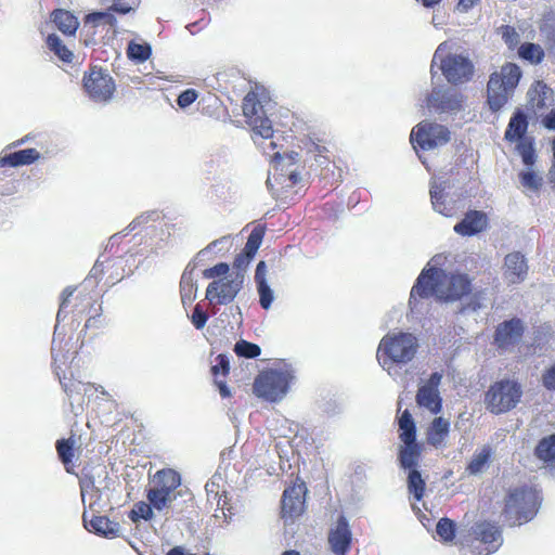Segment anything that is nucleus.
Masks as SVG:
<instances>
[{"instance_id":"f257e3e1","label":"nucleus","mask_w":555,"mask_h":555,"mask_svg":"<svg viewBox=\"0 0 555 555\" xmlns=\"http://www.w3.org/2000/svg\"><path fill=\"white\" fill-rule=\"evenodd\" d=\"M420 339L410 332L387 333L379 341L377 359L384 369L410 363L417 354Z\"/></svg>"},{"instance_id":"f03ea898","label":"nucleus","mask_w":555,"mask_h":555,"mask_svg":"<svg viewBox=\"0 0 555 555\" xmlns=\"http://www.w3.org/2000/svg\"><path fill=\"white\" fill-rule=\"evenodd\" d=\"M153 487L146 490V500L152 503L157 512L171 511L172 516L180 514L176 500L183 496V490H178L181 486L180 474L172 468H163L153 476Z\"/></svg>"},{"instance_id":"7ed1b4c3","label":"nucleus","mask_w":555,"mask_h":555,"mask_svg":"<svg viewBox=\"0 0 555 555\" xmlns=\"http://www.w3.org/2000/svg\"><path fill=\"white\" fill-rule=\"evenodd\" d=\"M541 498L538 491L529 486L509 490L503 509L504 521L508 526H520L532 520L540 508Z\"/></svg>"},{"instance_id":"20e7f679","label":"nucleus","mask_w":555,"mask_h":555,"mask_svg":"<svg viewBox=\"0 0 555 555\" xmlns=\"http://www.w3.org/2000/svg\"><path fill=\"white\" fill-rule=\"evenodd\" d=\"M295 378V367L283 361L280 367L269 369L257 375L254 392L270 402H279L287 395Z\"/></svg>"},{"instance_id":"39448f33","label":"nucleus","mask_w":555,"mask_h":555,"mask_svg":"<svg viewBox=\"0 0 555 555\" xmlns=\"http://www.w3.org/2000/svg\"><path fill=\"white\" fill-rule=\"evenodd\" d=\"M522 76L515 63H505L499 72H493L487 83V104L492 113L501 111L513 95Z\"/></svg>"},{"instance_id":"423d86ee","label":"nucleus","mask_w":555,"mask_h":555,"mask_svg":"<svg viewBox=\"0 0 555 555\" xmlns=\"http://www.w3.org/2000/svg\"><path fill=\"white\" fill-rule=\"evenodd\" d=\"M442 44L434 53L430 72L435 76L434 68L438 65L447 81L451 85H463L472 80L475 66L470 59L463 54L448 53L442 55Z\"/></svg>"},{"instance_id":"0eeeda50","label":"nucleus","mask_w":555,"mask_h":555,"mask_svg":"<svg viewBox=\"0 0 555 555\" xmlns=\"http://www.w3.org/2000/svg\"><path fill=\"white\" fill-rule=\"evenodd\" d=\"M522 396L521 386L511 379H501L489 387L485 393L486 409L495 415L514 409Z\"/></svg>"},{"instance_id":"6e6552de","label":"nucleus","mask_w":555,"mask_h":555,"mask_svg":"<svg viewBox=\"0 0 555 555\" xmlns=\"http://www.w3.org/2000/svg\"><path fill=\"white\" fill-rule=\"evenodd\" d=\"M473 541L470 553L489 555L495 553L503 544L501 527L492 521H478L472 527Z\"/></svg>"},{"instance_id":"1a4fd4ad","label":"nucleus","mask_w":555,"mask_h":555,"mask_svg":"<svg viewBox=\"0 0 555 555\" xmlns=\"http://www.w3.org/2000/svg\"><path fill=\"white\" fill-rule=\"evenodd\" d=\"M410 139L415 150L420 147L429 151L446 145L451 139V132L443 125L423 120L413 128Z\"/></svg>"},{"instance_id":"9d476101","label":"nucleus","mask_w":555,"mask_h":555,"mask_svg":"<svg viewBox=\"0 0 555 555\" xmlns=\"http://www.w3.org/2000/svg\"><path fill=\"white\" fill-rule=\"evenodd\" d=\"M245 274L233 272L229 278L210 282L206 288V299L214 305H229L243 288Z\"/></svg>"},{"instance_id":"9b49d317","label":"nucleus","mask_w":555,"mask_h":555,"mask_svg":"<svg viewBox=\"0 0 555 555\" xmlns=\"http://www.w3.org/2000/svg\"><path fill=\"white\" fill-rule=\"evenodd\" d=\"M443 271L436 268L429 267L424 268L417 276L415 284L413 285L410 294L409 305L411 310H417L418 299H428L431 296L439 298L442 285Z\"/></svg>"},{"instance_id":"f8f14e48","label":"nucleus","mask_w":555,"mask_h":555,"mask_svg":"<svg viewBox=\"0 0 555 555\" xmlns=\"http://www.w3.org/2000/svg\"><path fill=\"white\" fill-rule=\"evenodd\" d=\"M82 81L83 88L92 101L107 102L112 99L115 82L107 70L94 66L89 74H85Z\"/></svg>"},{"instance_id":"ddd939ff","label":"nucleus","mask_w":555,"mask_h":555,"mask_svg":"<svg viewBox=\"0 0 555 555\" xmlns=\"http://www.w3.org/2000/svg\"><path fill=\"white\" fill-rule=\"evenodd\" d=\"M464 96L455 89L435 87L426 99L429 111L437 114H457L463 111Z\"/></svg>"},{"instance_id":"4468645a","label":"nucleus","mask_w":555,"mask_h":555,"mask_svg":"<svg viewBox=\"0 0 555 555\" xmlns=\"http://www.w3.org/2000/svg\"><path fill=\"white\" fill-rule=\"evenodd\" d=\"M441 379V373L433 372L427 382L418 387L416 393L417 405L427 409L433 414H438L442 410V398L438 389Z\"/></svg>"},{"instance_id":"2eb2a0df","label":"nucleus","mask_w":555,"mask_h":555,"mask_svg":"<svg viewBox=\"0 0 555 555\" xmlns=\"http://www.w3.org/2000/svg\"><path fill=\"white\" fill-rule=\"evenodd\" d=\"M307 492L305 483L294 485L284 490L282 495V518L293 520L304 512L305 500L304 495Z\"/></svg>"},{"instance_id":"dca6fc26","label":"nucleus","mask_w":555,"mask_h":555,"mask_svg":"<svg viewBox=\"0 0 555 555\" xmlns=\"http://www.w3.org/2000/svg\"><path fill=\"white\" fill-rule=\"evenodd\" d=\"M525 333V325L521 319L512 318L500 323L494 333V341L501 349L517 345Z\"/></svg>"},{"instance_id":"f3484780","label":"nucleus","mask_w":555,"mask_h":555,"mask_svg":"<svg viewBox=\"0 0 555 555\" xmlns=\"http://www.w3.org/2000/svg\"><path fill=\"white\" fill-rule=\"evenodd\" d=\"M328 543L335 555H345L351 544V530L345 516H339L336 527L328 534Z\"/></svg>"},{"instance_id":"a211bd4d","label":"nucleus","mask_w":555,"mask_h":555,"mask_svg":"<svg viewBox=\"0 0 555 555\" xmlns=\"http://www.w3.org/2000/svg\"><path fill=\"white\" fill-rule=\"evenodd\" d=\"M472 291V282L467 274H452L441 288L439 299L443 301H455L468 295Z\"/></svg>"},{"instance_id":"6ab92c4d","label":"nucleus","mask_w":555,"mask_h":555,"mask_svg":"<svg viewBox=\"0 0 555 555\" xmlns=\"http://www.w3.org/2000/svg\"><path fill=\"white\" fill-rule=\"evenodd\" d=\"M505 279L511 284L522 282L528 274V264L525 256L519 251H514L505 256Z\"/></svg>"},{"instance_id":"aec40b11","label":"nucleus","mask_w":555,"mask_h":555,"mask_svg":"<svg viewBox=\"0 0 555 555\" xmlns=\"http://www.w3.org/2000/svg\"><path fill=\"white\" fill-rule=\"evenodd\" d=\"M83 525L89 532L105 539H114L120 533L119 522L111 520L106 516H93L88 521L86 514H83Z\"/></svg>"},{"instance_id":"412c9836","label":"nucleus","mask_w":555,"mask_h":555,"mask_svg":"<svg viewBox=\"0 0 555 555\" xmlns=\"http://www.w3.org/2000/svg\"><path fill=\"white\" fill-rule=\"evenodd\" d=\"M487 216L479 210H469L465 217L454 225V231L463 236H473L486 230Z\"/></svg>"},{"instance_id":"4be33fe9","label":"nucleus","mask_w":555,"mask_h":555,"mask_svg":"<svg viewBox=\"0 0 555 555\" xmlns=\"http://www.w3.org/2000/svg\"><path fill=\"white\" fill-rule=\"evenodd\" d=\"M255 283L259 295V305L262 309L269 310L274 300V293L267 281V264L262 260L257 263Z\"/></svg>"},{"instance_id":"5701e85b","label":"nucleus","mask_w":555,"mask_h":555,"mask_svg":"<svg viewBox=\"0 0 555 555\" xmlns=\"http://www.w3.org/2000/svg\"><path fill=\"white\" fill-rule=\"evenodd\" d=\"M528 125L529 121L527 114L521 108H516L505 130V140L508 142H519L525 140Z\"/></svg>"},{"instance_id":"b1692460","label":"nucleus","mask_w":555,"mask_h":555,"mask_svg":"<svg viewBox=\"0 0 555 555\" xmlns=\"http://www.w3.org/2000/svg\"><path fill=\"white\" fill-rule=\"evenodd\" d=\"M446 182H434L430 186V199L435 211L444 217H452L454 214V202L448 199L446 193Z\"/></svg>"},{"instance_id":"393cba45","label":"nucleus","mask_w":555,"mask_h":555,"mask_svg":"<svg viewBox=\"0 0 555 555\" xmlns=\"http://www.w3.org/2000/svg\"><path fill=\"white\" fill-rule=\"evenodd\" d=\"M196 268V264L194 262H190L180 280V295H181V301L183 306L191 305L195 298H196V292H197V282L194 279V270Z\"/></svg>"},{"instance_id":"a878e982","label":"nucleus","mask_w":555,"mask_h":555,"mask_svg":"<svg viewBox=\"0 0 555 555\" xmlns=\"http://www.w3.org/2000/svg\"><path fill=\"white\" fill-rule=\"evenodd\" d=\"M422 454V448L416 442H403L399 448L398 462L400 468L410 472V469H418V462Z\"/></svg>"},{"instance_id":"bb28decb","label":"nucleus","mask_w":555,"mask_h":555,"mask_svg":"<svg viewBox=\"0 0 555 555\" xmlns=\"http://www.w3.org/2000/svg\"><path fill=\"white\" fill-rule=\"evenodd\" d=\"M40 153L33 147L18 150L0 157L1 167H20L24 165H30L38 160Z\"/></svg>"},{"instance_id":"cd10ccee","label":"nucleus","mask_w":555,"mask_h":555,"mask_svg":"<svg viewBox=\"0 0 555 555\" xmlns=\"http://www.w3.org/2000/svg\"><path fill=\"white\" fill-rule=\"evenodd\" d=\"M96 478L108 479V472L105 466L98 465L91 469H83L82 475L79 478V487L81 492L82 501L87 493H91L93 489L98 487Z\"/></svg>"},{"instance_id":"c85d7f7f","label":"nucleus","mask_w":555,"mask_h":555,"mask_svg":"<svg viewBox=\"0 0 555 555\" xmlns=\"http://www.w3.org/2000/svg\"><path fill=\"white\" fill-rule=\"evenodd\" d=\"M52 22L64 35H75L79 22L77 17L67 10L57 9L52 13Z\"/></svg>"},{"instance_id":"c756f323","label":"nucleus","mask_w":555,"mask_h":555,"mask_svg":"<svg viewBox=\"0 0 555 555\" xmlns=\"http://www.w3.org/2000/svg\"><path fill=\"white\" fill-rule=\"evenodd\" d=\"M528 96L538 109H542L553 101V90L542 81H537L528 91Z\"/></svg>"},{"instance_id":"7c9ffc66","label":"nucleus","mask_w":555,"mask_h":555,"mask_svg":"<svg viewBox=\"0 0 555 555\" xmlns=\"http://www.w3.org/2000/svg\"><path fill=\"white\" fill-rule=\"evenodd\" d=\"M492 456L490 446H483L479 452H476L466 467V472L472 476L480 475L487 467Z\"/></svg>"},{"instance_id":"2f4dec72","label":"nucleus","mask_w":555,"mask_h":555,"mask_svg":"<svg viewBox=\"0 0 555 555\" xmlns=\"http://www.w3.org/2000/svg\"><path fill=\"white\" fill-rule=\"evenodd\" d=\"M399 438L402 442H416V425L409 410L402 412L398 421Z\"/></svg>"},{"instance_id":"473e14b6","label":"nucleus","mask_w":555,"mask_h":555,"mask_svg":"<svg viewBox=\"0 0 555 555\" xmlns=\"http://www.w3.org/2000/svg\"><path fill=\"white\" fill-rule=\"evenodd\" d=\"M534 455L544 463L555 461V434L543 437L534 449Z\"/></svg>"},{"instance_id":"72a5a7b5","label":"nucleus","mask_w":555,"mask_h":555,"mask_svg":"<svg viewBox=\"0 0 555 555\" xmlns=\"http://www.w3.org/2000/svg\"><path fill=\"white\" fill-rule=\"evenodd\" d=\"M409 493L415 501H421L424 498L426 481L422 477L420 469H410L406 479Z\"/></svg>"},{"instance_id":"f704fd0d","label":"nucleus","mask_w":555,"mask_h":555,"mask_svg":"<svg viewBox=\"0 0 555 555\" xmlns=\"http://www.w3.org/2000/svg\"><path fill=\"white\" fill-rule=\"evenodd\" d=\"M243 114L250 120V124L257 125L259 114L262 113V106L257 99V94L249 92L243 100Z\"/></svg>"},{"instance_id":"c9c22d12","label":"nucleus","mask_w":555,"mask_h":555,"mask_svg":"<svg viewBox=\"0 0 555 555\" xmlns=\"http://www.w3.org/2000/svg\"><path fill=\"white\" fill-rule=\"evenodd\" d=\"M154 511L156 509L152 505V503H150L149 501H140L134 503L133 507L128 514V517L133 524H138L141 519L150 521L155 516Z\"/></svg>"},{"instance_id":"e433bc0d","label":"nucleus","mask_w":555,"mask_h":555,"mask_svg":"<svg viewBox=\"0 0 555 555\" xmlns=\"http://www.w3.org/2000/svg\"><path fill=\"white\" fill-rule=\"evenodd\" d=\"M113 13L111 7L107 11H93L85 16V26L96 27L104 24L114 27L117 24V18Z\"/></svg>"},{"instance_id":"4c0bfd02","label":"nucleus","mask_w":555,"mask_h":555,"mask_svg":"<svg viewBox=\"0 0 555 555\" xmlns=\"http://www.w3.org/2000/svg\"><path fill=\"white\" fill-rule=\"evenodd\" d=\"M518 55L520 59L531 64H540L544 59V51L537 43L525 42L519 47Z\"/></svg>"},{"instance_id":"58836bf2","label":"nucleus","mask_w":555,"mask_h":555,"mask_svg":"<svg viewBox=\"0 0 555 555\" xmlns=\"http://www.w3.org/2000/svg\"><path fill=\"white\" fill-rule=\"evenodd\" d=\"M55 448L59 459L65 466L66 472L72 474L73 470L69 464H72L74 457V441L72 439H60L56 441Z\"/></svg>"},{"instance_id":"ea45409f","label":"nucleus","mask_w":555,"mask_h":555,"mask_svg":"<svg viewBox=\"0 0 555 555\" xmlns=\"http://www.w3.org/2000/svg\"><path fill=\"white\" fill-rule=\"evenodd\" d=\"M48 48L63 62L70 63L73 60V52L62 42L61 38L51 34L47 37Z\"/></svg>"},{"instance_id":"a19ab883","label":"nucleus","mask_w":555,"mask_h":555,"mask_svg":"<svg viewBox=\"0 0 555 555\" xmlns=\"http://www.w3.org/2000/svg\"><path fill=\"white\" fill-rule=\"evenodd\" d=\"M152 47L150 43H137L130 41L127 48L128 57L135 63H143L150 59Z\"/></svg>"},{"instance_id":"79ce46f5","label":"nucleus","mask_w":555,"mask_h":555,"mask_svg":"<svg viewBox=\"0 0 555 555\" xmlns=\"http://www.w3.org/2000/svg\"><path fill=\"white\" fill-rule=\"evenodd\" d=\"M450 423L442 417H436L430 426L429 442L434 446L440 443L448 435Z\"/></svg>"},{"instance_id":"37998d69","label":"nucleus","mask_w":555,"mask_h":555,"mask_svg":"<svg viewBox=\"0 0 555 555\" xmlns=\"http://www.w3.org/2000/svg\"><path fill=\"white\" fill-rule=\"evenodd\" d=\"M234 352L236 353V356H238L241 358L255 359L260 356L261 348L257 344H254V343H250V341H247L244 339H240L234 345Z\"/></svg>"},{"instance_id":"c03bdc74","label":"nucleus","mask_w":555,"mask_h":555,"mask_svg":"<svg viewBox=\"0 0 555 555\" xmlns=\"http://www.w3.org/2000/svg\"><path fill=\"white\" fill-rule=\"evenodd\" d=\"M264 229L261 227H256L248 235L247 242L242 250L254 258L262 243Z\"/></svg>"},{"instance_id":"a18cd8bd","label":"nucleus","mask_w":555,"mask_h":555,"mask_svg":"<svg viewBox=\"0 0 555 555\" xmlns=\"http://www.w3.org/2000/svg\"><path fill=\"white\" fill-rule=\"evenodd\" d=\"M516 150L521 156V160L525 166L532 167L535 163L537 154L533 143L531 141H519L516 142Z\"/></svg>"},{"instance_id":"49530a36","label":"nucleus","mask_w":555,"mask_h":555,"mask_svg":"<svg viewBox=\"0 0 555 555\" xmlns=\"http://www.w3.org/2000/svg\"><path fill=\"white\" fill-rule=\"evenodd\" d=\"M455 522L448 517L440 518L437 522L436 532L444 542L452 541L455 538Z\"/></svg>"},{"instance_id":"de8ad7c7","label":"nucleus","mask_w":555,"mask_h":555,"mask_svg":"<svg viewBox=\"0 0 555 555\" xmlns=\"http://www.w3.org/2000/svg\"><path fill=\"white\" fill-rule=\"evenodd\" d=\"M540 33L545 39L547 49L555 56V20H545L540 25Z\"/></svg>"},{"instance_id":"09e8293b","label":"nucleus","mask_w":555,"mask_h":555,"mask_svg":"<svg viewBox=\"0 0 555 555\" xmlns=\"http://www.w3.org/2000/svg\"><path fill=\"white\" fill-rule=\"evenodd\" d=\"M500 33L508 48H515L519 43V34L513 26L503 25L500 27Z\"/></svg>"},{"instance_id":"8fccbe9b","label":"nucleus","mask_w":555,"mask_h":555,"mask_svg":"<svg viewBox=\"0 0 555 555\" xmlns=\"http://www.w3.org/2000/svg\"><path fill=\"white\" fill-rule=\"evenodd\" d=\"M519 177L521 184L528 189L538 190L541 186L542 179L532 170L524 171Z\"/></svg>"},{"instance_id":"3c124183","label":"nucleus","mask_w":555,"mask_h":555,"mask_svg":"<svg viewBox=\"0 0 555 555\" xmlns=\"http://www.w3.org/2000/svg\"><path fill=\"white\" fill-rule=\"evenodd\" d=\"M230 267L227 262H219L211 268L205 269L203 271V276L205 279H215V278H224V275L229 272Z\"/></svg>"},{"instance_id":"603ef678","label":"nucleus","mask_w":555,"mask_h":555,"mask_svg":"<svg viewBox=\"0 0 555 555\" xmlns=\"http://www.w3.org/2000/svg\"><path fill=\"white\" fill-rule=\"evenodd\" d=\"M154 217H157V214L155 211H147L140 216H138L135 219H133L128 227L122 231L124 235H127L129 232L135 230L142 224L147 223L151 220H154Z\"/></svg>"},{"instance_id":"864d4df0","label":"nucleus","mask_w":555,"mask_h":555,"mask_svg":"<svg viewBox=\"0 0 555 555\" xmlns=\"http://www.w3.org/2000/svg\"><path fill=\"white\" fill-rule=\"evenodd\" d=\"M109 490V486L107 483L103 486H98L93 491H91V496L94 498L93 502L90 503V508L93 509L95 506L100 508L106 505V502H103V496L106 495V492Z\"/></svg>"},{"instance_id":"5fc2aeb1","label":"nucleus","mask_w":555,"mask_h":555,"mask_svg":"<svg viewBox=\"0 0 555 555\" xmlns=\"http://www.w3.org/2000/svg\"><path fill=\"white\" fill-rule=\"evenodd\" d=\"M197 96V91L194 89H186L178 95L177 104L181 108H186L196 101Z\"/></svg>"},{"instance_id":"6e6d98bb","label":"nucleus","mask_w":555,"mask_h":555,"mask_svg":"<svg viewBox=\"0 0 555 555\" xmlns=\"http://www.w3.org/2000/svg\"><path fill=\"white\" fill-rule=\"evenodd\" d=\"M207 321L208 314L198 305H196L191 315L192 324L196 330H202L205 327Z\"/></svg>"},{"instance_id":"4d7b16f0","label":"nucleus","mask_w":555,"mask_h":555,"mask_svg":"<svg viewBox=\"0 0 555 555\" xmlns=\"http://www.w3.org/2000/svg\"><path fill=\"white\" fill-rule=\"evenodd\" d=\"M104 3L111 2V10L118 14H128L131 11H133L137 7V4L133 2V4H129L126 2H122V0H101Z\"/></svg>"},{"instance_id":"13d9d810","label":"nucleus","mask_w":555,"mask_h":555,"mask_svg":"<svg viewBox=\"0 0 555 555\" xmlns=\"http://www.w3.org/2000/svg\"><path fill=\"white\" fill-rule=\"evenodd\" d=\"M217 363L211 366V372L214 375L222 374L227 375L230 371V362L225 354H219L216 358Z\"/></svg>"},{"instance_id":"bf43d9fd","label":"nucleus","mask_w":555,"mask_h":555,"mask_svg":"<svg viewBox=\"0 0 555 555\" xmlns=\"http://www.w3.org/2000/svg\"><path fill=\"white\" fill-rule=\"evenodd\" d=\"M253 259L254 258L242 250L240 254L236 255L233 262V267L236 270L235 272H243L245 274V270L247 269Z\"/></svg>"},{"instance_id":"052dcab7","label":"nucleus","mask_w":555,"mask_h":555,"mask_svg":"<svg viewBox=\"0 0 555 555\" xmlns=\"http://www.w3.org/2000/svg\"><path fill=\"white\" fill-rule=\"evenodd\" d=\"M254 127L262 138H270L272 135V125L267 117L259 116L258 122Z\"/></svg>"},{"instance_id":"680f3d73","label":"nucleus","mask_w":555,"mask_h":555,"mask_svg":"<svg viewBox=\"0 0 555 555\" xmlns=\"http://www.w3.org/2000/svg\"><path fill=\"white\" fill-rule=\"evenodd\" d=\"M542 384L547 390L555 391V363L542 374Z\"/></svg>"},{"instance_id":"e2e57ef3","label":"nucleus","mask_w":555,"mask_h":555,"mask_svg":"<svg viewBox=\"0 0 555 555\" xmlns=\"http://www.w3.org/2000/svg\"><path fill=\"white\" fill-rule=\"evenodd\" d=\"M229 241V237L228 236H222L218 240H215L212 241L207 247H205L204 249L199 250L198 254L196 255V258L197 259H203L208 253H210L211 250L214 249H221V247L227 244Z\"/></svg>"},{"instance_id":"0e129e2a","label":"nucleus","mask_w":555,"mask_h":555,"mask_svg":"<svg viewBox=\"0 0 555 555\" xmlns=\"http://www.w3.org/2000/svg\"><path fill=\"white\" fill-rule=\"evenodd\" d=\"M325 151H326V149L324 146H321L315 143H312V147L309 150V153L313 154L314 160L321 167L328 164L327 157L323 155V152H325Z\"/></svg>"},{"instance_id":"69168bd1","label":"nucleus","mask_w":555,"mask_h":555,"mask_svg":"<svg viewBox=\"0 0 555 555\" xmlns=\"http://www.w3.org/2000/svg\"><path fill=\"white\" fill-rule=\"evenodd\" d=\"M274 160L282 166L285 165H293L299 160V154L297 152L292 151L291 153H287L285 155H281L276 153L274 155Z\"/></svg>"},{"instance_id":"338daca9","label":"nucleus","mask_w":555,"mask_h":555,"mask_svg":"<svg viewBox=\"0 0 555 555\" xmlns=\"http://www.w3.org/2000/svg\"><path fill=\"white\" fill-rule=\"evenodd\" d=\"M481 0H459L456 11L467 13L470 9L477 5Z\"/></svg>"},{"instance_id":"774afa93","label":"nucleus","mask_w":555,"mask_h":555,"mask_svg":"<svg viewBox=\"0 0 555 555\" xmlns=\"http://www.w3.org/2000/svg\"><path fill=\"white\" fill-rule=\"evenodd\" d=\"M542 125L548 130H555V108L543 117Z\"/></svg>"}]
</instances>
